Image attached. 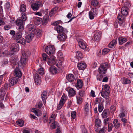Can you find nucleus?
<instances>
[{
  "label": "nucleus",
  "instance_id": "nucleus-42",
  "mask_svg": "<svg viewBox=\"0 0 133 133\" xmlns=\"http://www.w3.org/2000/svg\"><path fill=\"white\" fill-rule=\"evenodd\" d=\"M101 121L99 119H97L95 121V126L97 127H99L101 125Z\"/></svg>",
  "mask_w": 133,
  "mask_h": 133
},
{
  "label": "nucleus",
  "instance_id": "nucleus-15",
  "mask_svg": "<svg viewBox=\"0 0 133 133\" xmlns=\"http://www.w3.org/2000/svg\"><path fill=\"white\" fill-rule=\"evenodd\" d=\"M78 44L81 48L85 49L86 48V46L84 43V41L82 39H80L78 41Z\"/></svg>",
  "mask_w": 133,
  "mask_h": 133
},
{
  "label": "nucleus",
  "instance_id": "nucleus-1",
  "mask_svg": "<svg viewBox=\"0 0 133 133\" xmlns=\"http://www.w3.org/2000/svg\"><path fill=\"white\" fill-rule=\"evenodd\" d=\"M15 23L16 25L19 26V31H22L24 29L25 22L21 19L18 18L16 21Z\"/></svg>",
  "mask_w": 133,
  "mask_h": 133
},
{
  "label": "nucleus",
  "instance_id": "nucleus-44",
  "mask_svg": "<svg viewBox=\"0 0 133 133\" xmlns=\"http://www.w3.org/2000/svg\"><path fill=\"white\" fill-rule=\"evenodd\" d=\"M26 40L24 39V38L22 37L20 40L18 41L17 42L21 43L22 45H24L26 44Z\"/></svg>",
  "mask_w": 133,
  "mask_h": 133
},
{
  "label": "nucleus",
  "instance_id": "nucleus-5",
  "mask_svg": "<svg viewBox=\"0 0 133 133\" xmlns=\"http://www.w3.org/2000/svg\"><path fill=\"white\" fill-rule=\"evenodd\" d=\"M45 50L48 54H53L55 51V49L54 46L49 45L46 48Z\"/></svg>",
  "mask_w": 133,
  "mask_h": 133
},
{
  "label": "nucleus",
  "instance_id": "nucleus-3",
  "mask_svg": "<svg viewBox=\"0 0 133 133\" xmlns=\"http://www.w3.org/2000/svg\"><path fill=\"white\" fill-rule=\"evenodd\" d=\"M98 14V10L96 8H92L89 13V18L91 19H93L95 16H96Z\"/></svg>",
  "mask_w": 133,
  "mask_h": 133
},
{
  "label": "nucleus",
  "instance_id": "nucleus-51",
  "mask_svg": "<svg viewBox=\"0 0 133 133\" xmlns=\"http://www.w3.org/2000/svg\"><path fill=\"white\" fill-rule=\"evenodd\" d=\"M77 103L79 104H81L82 102V98L81 97L76 96Z\"/></svg>",
  "mask_w": 133,
  "mask_h": 133
},
{
  "label": "nucleus",
  "instance_id": "nucleus-59",
  "mask_svg": "<svg viewBox=\"0 0 133 133\" xmlns=\"http://www.w3.org/2000/svg\"><path fill=\"white\" fill-rule=\"evenodd\" d=\"M81 128L82 129V133H87V131L85 128L84 126V125H82L81 126Z\"/></svg>",
  "mask_w": 133,
  "mask_h": 133
},
{
  "label": "nucleus",
  "instance_id": "nucleus-45",
  "mask_svg": "<svg viewBox=\"0 0 133 133\" xmlns=\"http://www.w3.org/2000/svg\"><path fill=\"white\" fill-rule=\"evenodd\" d=\"M17 59L16 58H12L11 59V63L14 65H16L18 63Z\"/></svg>",
  "mask_w": 133,
  "mask_h": 133
},
{
  "label": "nucleus",
  "instance_id": "nucleus-56",
  "mask_svg": "<svg viewBox=\"0 0 133 133\" xmlns=\"http://www.w3.org/2000/svg\"><path fill=\"white\" fill-rule=\"evenodd\" d=\"M107 128L105 127H103L99 131V133H104L106 131Z\"/></svg>",
  "mask_w": 133,
  "mask_h": 133
},
{
  "label": "nucleus",
  "instance_id": "nucleus-47",
  "mask_svg": "<svg viewBox=\"0 0 133 133\" xmlns=\"http://www.w3.org/2000/svg\"><path fill=\"white\" fill-rule=\"evenodd\" d=\"M114 126L113 124L111 123H108V131H110L112 130V128Z\"/></svg>",
  "mask_w": 133,
  "mask_h": 133
},
{
  "label": "nucleus",
  "instance_id": "nucleus-2",
  "mask_svg": "<svg viewBox=\"0 0 133 133\" xmlns=\"http://www.w3.org/2000/svg\"><path fill=\"white\" fill-rule=\"evenodd\" d=\"M67 97L65 95H63L61 97L59 103L57 107L58 110H60L62 107L63 105L67 99Z\"/></svg>",
  "mask_w": 133,
  "mask_h": 133
},
{
  "label": "nucleus",
  "instance_id": "nucleus-53",
  "mask_svg": "<svg viewBox=\"0 0 133 133\" xmlns=\"http://www.w3.org/2000/svg\"><path fill=\"white\" fill-rule=\"evenodd\" d=\"M62 22L61 20H58L54 22L52 24V25H57L59 24H61Z\"/></svg>",
  "mask_w": 133,
  "mask_h": 133
},
{
  "label": "nucleus",
  "instance_id": "nucleus-13",
  "mask_svg": "<svg viewBox=\"0 0 133 133\" xmlns=\"http://www.w3.org/2000/svg\"><path fill=\"white\" fill-rule=\"evenodd\" d=\"M20 32H17L16 33L15 35L14 36V39L17 42L18 41H19L22 37V33L20 31Z\"/></svg>",
  "mask_w": 133,
  "mask_h": 133
},
{
  "label": "nucleus",
  "instance_id": "nucleus-26",
  "mask_svg": "<svg viewBox=\"0 0 133 133\" xmlns=\"http://www.w3.org/2000/svg\"><path fill=\"white\" fill-rule=\"evenodd\" d=\"M128 9L125 7H123L121 9L122 14L124 16H126L128 14L127 9Z\"/></svg>",
  "mask_w": 133,
  "mask_h": 133
},
{
  "label": "nucleus",
  "instance_id": "nucleus-18",
  "mask_svg": "<svg viewBox=\"0 0 133 133\" xmlns=\"http://www.w3.org/2000/svg\"><path fill=\"white\" fill-rule=\"evenodd\" d=\"M7 88L6 85L2 87L0 89V94L1 95L5 94L6 91V89Z\"/></svg>",
  "mask_w": 133,
  "mask_h": 133
},
{
  "label": "nucleus",
  "instance_id": "nucleus-40",
  "mask_svg": "<svg viewBox=\"0 0 133 133\" xmlns=\"http://www.w3.org/2000/svg\"><path fill=\"white\" fill-rule=\"evenodd\" d=\"M41 32L40 31L38 30H37L36 29H34V31H32V34H33V35H35L37 36L40 35L41 34Z\"/></svg>",
  "mask_w": 133,
  "mask_h": 133
},
{
  "label": "nucleus",
  "instance_id": "nucleus-17",
  "mask_svg": "<svg viewBox=\"0 0 133 133\" xmlns=\"http://www.w3.org/2000/svg\"><path fill=\"white\" fill-rule=\"evenodd\" d=\"M86 65L85 63L82 62L79 63L77 65L78 68L80 70L84 69L86 67Z\"/></svg>",
  "mask_w": 133,
  "mask_h": 133
},
{
  "label": "nucleus",
  "instance_id": "nucleus-58",
  "mask_svg": "<svg viewBox=\"0 0 133 133\" xmlns=\"http://www.w3.org/2000/svg\"><path fill=\"white\" fill-rule=\"evenodd\" d=\"M3 56H7L9 55V52L7 51H5L2 52Z\"/></svg>",
  "mask_w": 133,
  "mask_h": 133
},
{
  "label": "nucleus",
  "instance_id": "nucleus-25",
  "mask_svg": "<svg viewBox=\"0 0 133 133\" xmlns=\"http://www.w3.org/2000/svg\"><path fill=\"white\" fill-rule=\"evenodd\" d=\"M115 128L116 129H118L120 126V124L118 122L117 119H115L113 121Z\"/></svg>",
  "mask_w": 133,
  "mask_h": 133
},
{
  "label": "nucleus",
  "instance_id": "nucleus-30",
  "mask_svg": "<svg viewBox=\"0 0 133 133\" xmlns=\"http://www.w3.org/2000/svg\"><path fill=\"white\" fill-rule=\"evenodd\" d=\"M83 86V83L82 81L80 79L78 80L77 82V84L76 87L77 88H81Z\"/></svg>",
  "mask_w": 133,
  "mask_h": 133
},
{
  "label": "nucleus",
  "instance_id": "nucleus-29",
  "mask_svg": "<svg viewBox=\"0 0 133 133\" xmlns=\"http://www.w3.org/2000/svg\"><path fill=\"white\" fill-rule=\"evenodd\" d=\"M52 124L51 125V129H52L56 128L57 127H59V124L56 121H53Z\"/></svg>",
  "mask_w": 133,
  "mask_h": 133
},
{
  "label": "nucleus",
  "instance_id": "nucleus-31",
  "mask_svg": "<svg viewBox=\"0 0 133 133\" xmlns=\"http://www.w3.org/2000/svg\"><path fill=\"white\" fill-rule=\"evenodd\" d=\"M49 71L52 74L56 73L57 71L56 68L53 66L50 67Z\"/></svg>",
  "mask_w": 133,
  "mask_h": 133
},
{
  "label": "nucleus",
  "instance_id": "nucleus-11",
  "mask_svg": "<svg viewBox=\"0 0 133 133\" xmlns=\"http://www.w3.org/2000/svg\"><path fill=\"white\" fill-rule=\"evenodd\" d=\"M47 92L46 91H43L41 94V97L43 103L44 104L46 103V101L47 99Z\"/></svg>",
  "mask_w": 133,
  "mask_h": 133
},
{
  "label": "nucleus",
  "instance_id": "nucleus-48",
  "mask_svg": "<svg viewBox=\"0 0 133 133\" xmlns=\"http://www.w3.org/2000/svg\"><path fill=\"white\" fill-rule=\"evenodd\" d=\"M55 115L54 114H52L50 117L49 119V120L50 121L49 122V123H50L52 121H55Z\"/></svg>",
  "mask_w": 133,
  "mask_h": 133
},
{
  "label": "nucleus",
  "instance_id": "nucleus-35",
  "mask_svg": "<svg viewBox=\"0 0 133 133\" xmlns=\"http://www.w3.org/2000/svg\"><path fill=\"white\" fill-rule=\"evenodd\" d=\"M104 100L101 97L99 98H97L95 100V104H98L100 103H102L103 102Z\"/></svg>",
  "mask_w": 133,
  "mask_h": 133
},
{
  "label": "nucleus",
  "instance_id": "nucleus-34",
  "mask_svg": "<svg viewBox=\"0 0 133 133\" xmlns=\"http://www.w3.org/2000/svg\"><path fill=\"white\" fill-rule=\"evenodd\" d=\"M90 108V105L89 104H88V103L86 102L84 106V111L87 114Z\"/></svg>",
  "mask_w": 133,
  "mask_h": 133
},
{
  "label": "nucleus",
  "instance_id": "nucleus-62",
  "mask_svg": "<svg viewBox=\"0 0 133 133\" xmlns=\"http://www.w3.org/2000/svg\"><path fill=\"white\" fill-rule=\"evenodd\" d=\"M76 112L74 111L72 112L71 114V116L72 118L74 119L76 117Z\"/></svg>",
  "mask_w": 133,
  "mask_h": 133
},
{
  "label": "nucleus",
  "instance_id": "nucleus-8",
  "mask_svg": "<svg viewBox=\"0 0 133 133\" xmlns=\"http://www.w3.org/2000/svg\"><path fill=\"white\" fill-rule=\"evenodd\" d=\"M19 49V45L17 43H13L11 45V49L12 51L14 52L18 51Z\"/></svg>",
  "mask_w": 133,
  "mask_h": 133
},
{
  "label": "nucleus",
  "instance_id": "nucleus-50",
  "mask_svg": "<svg viewBox=\"0 0 133 133\" xmlns=\"http://www.w3.org/2000/svg\"><path fill=\"white\" fill-rule=\"evenodd\" d=\"M109 51V50L107 48L104 49H103L102 52V54L104 55L107 53H108Z\"/></svg>",
  "mask_w": 133,
  "mask_h": 133
},
{
  "label": "nucleus",
  "instance_id": "nucleus-54",
  "mask_svg": "<svg viewBox=\"0 0 133 133\" xmlns=\"http://www.w3.org/2000/svg\"><path fill=\"white\" fill-rule=\"evenodd\" d=\"M77 58V59H81L82 56V54L81 52H77L76 54Z\"/></svg>",
  "mask_w": 133,
  "mask_h": 133
},
{
  "label": "nucleus",
  "instance_id": "nucleus-27",
  "mask_svg": "<svg viewBox=\"0 0 133 133\" xmlns=\"http://www.w3.org/2000/svg\"><path fill=\"white\" fill-rule=\"evenodd\" d=\"M103 88L102 89V91L101 92V96L104 98L108 97L109 96V92L105 91H102Z\"/></svg>",
  "mask_w": 133,
  "mask_h": 133
},
{
  "label": "nucleus",
  "instance_id": "nucleus-21",
  "mask_svg": "<svg viewBox=\"0 0 133 133\" xmlns=\"http://www.w3.org/2000/svg\"><path fill=\"white\" fill-rule=\"evenodd\" d=\"M101 38V34L97 31L95 32L94 36V40L97 41H99Z\"/></svg>",
  "mask_w": 133,
  "mask_h": 133
},
{
  "label": "nucleus",
  "instance_id": "nucleus-14",
  "mask_svg": "<svg viewBox=\"0 0 133 133\" xmlns=\"http://www.w3.org/2000/svg\"><path fill=\"white\" fill-rule=\"evenodd\" d=\"M34 37L33 34L30 33L27 35L25 38V40L26 42L28 43L31 42L33 38Z\"/></svg>",
  "mask_w": 133,
  "mask_h": 133
},
{
  "label": "nucleus",
  "instance_id": "nucleus-12",
  "mask_svg": "<svg viewBox=\"0 0 133 133\" xmlns=\"http://www.w3.org/2000/svg\"><path fill=\"white\" fill-rule=\"evenodd\" d=\"M14 74L15 76L18 77H20L22 75L19 68L17 67L15 69Z\"/></svg>",
  "mask_w": 133,
  "mask_h": 133
},
{
  "label": "nucleus",
  "instance_id": "nucleus-46",
  "mask_svg": "<svg viewBox=\"0 0 133 133\" xmlns=\"http://www.w3.org/2000/svg\"><path fill=\"white\" fill-rule=\"evenodd\" d=\"M38 72L41 75H43L44 73V68H41L38 69Z\"/></svg>",
  "mask_w": 133,
  "mask_h": 133
},
{
  "label": "nucleus",
  "instance_id": "nucleus-37",
  "mask_svg": "<svg viewBox=\"0 0 133 133\" xmlns=\"http://www.w3.org/2000/svg\"><path fill=\"white\" fill-rule=\"evenodd\" d=\"M108 110L107 109H105L103 111L102 115V117L106 118L108 116Z\"/></svg>",
  "mask_w": 133,
  "mask_h": 133
},
{
  "label": "nucleus",
  "instance_id": "nucleus-43",
  "mask_svg": "<svg viewBox=\"0 0 133 133\" xmlns=\"http://www.w3.org/2000/svg\"><path fill=\"white\" fill-rule=\"evenodd\" d=\"M22 16H21L22 20L24 22L27 19L26 15L25 13H23L21 14Z\"/></svg>",
  "mask_w": 133,
  "mask_h": 133
},
{
  "label": "nucleus",
  "instance_id": "nucleus-7",
  "mask_svg": "<svg viewBox=\"0 0 133 133\" xmlns=\"http://www.w3.org/2000/svg\"><path fill=\"white\" fill-rule=\"evenodd\" d=\"M48 62L49 65H54L55 64L56 59L55 57L54 56H51L48 59Z\"/></svg>",
  "mask_w": 133,
  "mask_h": 133
},
{
  "label": "nucleus",
  "instance_id": "nucleus-36",
  "mask_svg": "<svg viewBox=\"0 0 133 133\" xmlns=\"http://www.w3.org/2000/svg\"><path fill=\"white\" fill-rule=\"evenodd\" d=\"M16 123L17 125L21 127L23 126L24 124V121L21 119H18L16 121Z\"/></svg>",
  "mask_w": 133,
  "mask_h": 133
},
{
  "label": "nucleus",
  "instance_id": "nucleus-19",
  "mask_svg": "<svg viewBox=\"0 0 133 133\" xmlns=\"http://www.w3.org/2000/svg\"><path fill=\"white\" fill-rule=\"evenodd\" d=\"M27 28L29 32L31 34L32 33V31L34 30V29H35V26L32 24H28L27 26Z\"/></svg>",
  "mask_w": 133,
  "mask_h": 133
},
{
  "label": "nucleus",
  "instance_id": "nucleus-41",
  "mask_svg": "<svg viewBox=\"0 0 133 133\" xmlns=\"http://www.w3.org/2000/svg\"><path fill=\"white\" fill-rule=\"evenodd\" d=\"M99 3L96 0H93L91 2V4L92 6H96L98 5Z\"/></svg>",
  "mask_w": 133,
  "mask_h": 133
},
{
  "label": "nucleus",
  "instance_id": "nucleus-57",
  "mask_svg": "<svg viewBox=\"0 0 133 133\" xmlns=\"http://www.w3.org/2000/svg\"><path fill=\"white\" fill-rule=\"evenodd\" d=\"M38 109L36 108H33L32 109V111L35 113V115L38 116Z\"/></svg>",
  "mask_w": 133,
  "mask_h": 133
},
{
  "label": "nucleus",
  "instance_id": "nucleus-16",
  "mask_svg": "<svg viewBox=\"0 0 133 133\" xmlns=\"http://www.w3.org/2000/svg\"><path fill=\"white\" fill-rule=\"evenodd\" d=\"M54 29L55 30H56L58 33H62L63 31L64 28L62 26L58 25L56 26L55 28Z\"/></svg>",
  "mask_w": 133,
  "mask_h": 133
},
{
  "label": "nucleus",
  "instance_id": "nucleus-60",
  "mask_svg": "<svg viewBox=\"0 0 133 133\" xmlns=\"http://www.w3.org/2000/svg\"><path fill=\"white\" fill-rule=\"evenodd\" d=\"M47 55L45 53H43L42 55V57L44 61H46L47 57Z\"/></svg>",
  "mask_w": 133,
  "mask_h": 133
},
{
  "label": "nucleus",
  "instance_id": "nucleus-22",
  "mask_svg": "<svg viewBox=\"0 0 133 133\" xmlns=\"http://www.w3.org/2000/svg\"><path fill=\"white\" fill-rule=\"evenodd\" d=\"M118 39L119 44L121 45L126 42L127 41V38L124 37H119Z\"/></svg>",
  "mask_w": 133,
  "mask_h": 133
},
{
  "label": "nucleus",
  "instance_id": "nucleus-9",
  "mask_svg": "<svg viewBox=\"0 0 133 133\" xmlns=\"http://www.w3.org/2000/svg\"><path fill=\"white\" fill-rule=\"evenodd\" d=\"M19 80L18 78L15 77L11 78L10 80L9 84L10 85L13 86L16 84Z\"/></svg>",
  "mask_w": 133,
  "mask_h": 133
},
{
  "label": "nucleus",
  "instance_id": "nucleus-49",
  "mask_svg": "<svg viewBox=\"0 0 133 133\" xmlns=\"http://www.w3.org/2000/svg\"><path fill=\"white\" fill-rule=\"evenodd\" d=\"M104 89L105 91L110 93V88L108 85L106 84L104 85Z\"/></svg>",
  "mask_w": 133,
  "mask_h": 133
},
{
  "label": "nucleus",
  "instance_id": "nucleus-33",
  "mask_svg": "<svg viewBox=\"0 0 133 133\" xmlns=\"http://www.w3.org/2000/svg\"><path fill=\"white\" fill-rule=\"evenodd\" d=\"M122 82L124 84H130L131 82L129 79L123 78L122 79Z\"/></svg>",
  "mask_w": 133,
  "mask_h": 133
},
{
  "label": "nucleus",
  "instance_id": "nucleus-23",
  "mask_svg": "<svg viewBox=\"0 0 133 133\" xmlns=\"http://www.w3.org/2000/svg\"><path fill=\"white\" fill-rule=\"evenodd\" d=\"M66 38V35L64 33H61L59 36V38L62 41H65Z\"/></svg>",
  "mask_w": 133,
  "mask_h": 133
},
{
  "label": "nucleus",
  "instance_id": "nucleus-61",
  "mask_svg": "<svg viewBox=\"0 0 133 133\" xmlns=\"http://www.w3.org/2000/svg\"><path fill=\"white\" fill-rule=\"evenodd\" d=\"M79 94L80 96H83L85 94L84 91L83 90H81L79 92Z\"/></svg>",
  "mask_w": 133,
  "mask_h": 133
},
{
  "label": "nucleus",
  "instance_id": "nucleus-10",
  "mask_svg": "<svg viewBox=\"0 0 133 133\" xmlns=\"http://www.w3.org/2000/svg\"><path fill=\"white\" fill-rule=\"evenodd\" d=\"M34 79L36 84L39 85L41 83V79L38 74H36L35 75Z\"/></svg>",
  "mask_w": 133,
  "mask_h": 133
},
{
  "label": "nucleus",
  "instance_id": "nucleus-39",
  "mask_svg": "<svg viewBox=\"0 0 133 133\" xmlns=\"http://www.w3.org/2000/svg\"><path fill=\"white\" fill-rule=\"evenodd\" d=\"M104 108L103 105L102 103H100L98 105V110L99 112H101L103 111Z\"/></svg>",
  "mask_w": 133,
  "mask_h": 133
},
{
  "label": "nucleus",
  "instance_id": "nucleus-64",
  "mask_svg": "<svg viewBox=\"0 0 133 133\" xmlns=\"http://www.w3.org/2000/svg\"><path fill=\"white\" fill-rule=\"evenodd\" d=\"M124 7H125L128 9L130 6V4L129 2H125L124 4Z\"/></svg>",
  "mask_w": 133,
  "mask_h": 133
},
{
  "label": "nucleus",
  "instance_id": "nucleus-6",
  "mask_svg": "<svg viewBox=\"0 0 133 133\" xmlns=\"http://www.w3.org/2000/svg\"><path fill=\"white\" fill-rule=\"evenodd\" d=\"M41 3L39 1L35 3H32L31 7L34 11L38 10L40 6Z\"/></svg>",
  "mask_w": 133,
  "mask_h": 133
},
{
  "label": "nucleus",
  "instance_id": "nucleus-20",
  "mask_svg": "<svg viewBox=\"0 0 133 133\" xmlns=\"http://www.w3.org/2000/svg\"><path fill=\"white\" fill-rule=\"evenodd\" d=\"M66 79L69 82H72L74 80L75 77L73 74H69L66 76Z\"/></svg>",
  "mask_w": 133,
  "mask_h": 133
},
{
  "label": "nucleus",
  "instance_id": "nucleus-28",
  "mask_svg": "<svg viewBox=\"0 0 133 133\" xmlns=\"http://www.w3.org/2000/svg\"><path fill=\"white\" fill-rule=\"evenodd\" d=\"M117 43V41L116 40H114L112 41L108 45V46L110 48H112L116 45Z\"/></svg>",
  "mask_w": 133,
  "mask_h": 133
},
{
  "label": "nucleus",
  "instance_id": "nucleus-55",
  "mask_svg": "<svg viewBox=\"0 0 133 133\" xmlns=\"http://www.w3.org/2000/svg\"><path fill=\"white\" fill-rule=\"evenodd\" d=\"M27 61V59H25V58L24 59L23 58L21 59V62L22 65H25Z\"/></svg>",
  "mask_w": 133,
  "mask_h": 133
},
{
  "label": "nucleus",
  "instance_id": "nucleus-38",
  "mask_svg": "<svg viewBox=\"0 0 133 133\" xmlns=\"http://www.w3.org/2000/svg\"><path fill=\"white\" fill-rule=\"evenodd\" d=\"M26 10V6L23 4H22L20 5V11L21 12H25Z\"/></svg>",
  "mask_w": 133,
  "mask_h": 133
},
{
  "label": "nucleus",
  "instance_id": "nucleus-24",
  "mask_svg": "<svg viewBox=\"0 0 133 133\" xmlns=\"http://www.w3.org/2000/svg\"><path fill=\"white\" fill-rule=\"evenodd\" d=\"M49 16L46 15L43 18L42 24L43 25H46L48 21Z\"/></svg>",
  "mask_w": 133,
  "mask_h": 133
},
{
  "label": "nucleus",
  "instance_id": "nucleus-4",
  "mask_svg": "<svg viewBox=\"0 0 133 133\" xmlns=\"http://www.w3.org/2000/svg\"><path fill=\"white\" fill-rule=\"evenodd\" d=\"M107 66V65L105 63L102 64L99 68V72L100 74H104L105 73L107 70L106 68Z\"/></svg>",
  "mask_w": 133,
  "mask_h": 133
},
{
  "label": "nucleus",
  "instance_id": "nucleus-32",
  "mask_svg": "<svg viewBox=\"0 0 133 133\" xmlns=\"http://www.w3.org/2000/svg\"><path fill=\"white\" fill-rule=\"evenodd\" d=\"M68 92L69 95L71 96H74L76 94L75 91L72 88L69 89Z\"/></svg>",
  "mask_w": 133,
  "mask_h": 133
},
{
  "label": "nucleus",
  "instance_id": "nucleus-52",
  "mask_svg": "<svg viewBox=\"0 0 133 133\" xmlns=\"http://www.w3.org/2000/svg\"><path fill=\"white\" fill-rule=\"evenodd\" d=\"M27 56L26 53L24 51L22 52V55L21 57V59L23 58L24 59L25 58V59H27Z\"/></svg>",
  "mask_w": 133,
  "mask_h": 133
},
{
  "label": "nucleus",
  "instance_id": "nucleus-63",
  "mask_svg": "<svg viewBox=\"0 0 133 133\" xmlns=\"http://www.w3.org/2000/svg\"><path fill=\"white\" fill-rule=\"evenodd\" d=\"M102 74H99L97 76V80L101 81L102 79Z\"/></svg>",
  "mask_w": 133,
  "mask_h": 133
}]
</instances>
